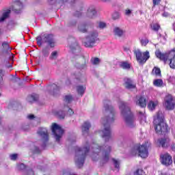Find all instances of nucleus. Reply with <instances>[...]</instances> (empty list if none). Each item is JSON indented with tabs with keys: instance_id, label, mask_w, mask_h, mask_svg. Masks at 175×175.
Masks as SVG:
<instances>
[{
	"instance_id": "obj_42",
	"label": "nucleus",
	"mask_w": 175,
	"mask_h": 175,
	"mask_svg": "<svg viewBox=\"0 0 175 175\" xmlns=\"http://www.w3.org/2000/svg\"><path fill=\"white\" fill-rule=\"evenodd\" d=\"M131 14H132V10H131L129 9L125 10L126 16H131Z\"/></svg>"
},
{
	"instance_id": "obj_10",
	"label": "nucleus",
	"mask_w": 175,
	"mask_h": 175,
	"mask_svg": "<svg viewBox=\"0 0 175 175\" xmlns=\"http://www.w3.org/2000/svg\"><path fill=\"white\" fill-rule=\"evenodd\" d=\"M51 131L56 142H59L61 137H62V135H64V129H62V127L57 123H53Z\"/></svg>"
},
{
	"instance_id": "obj_2",
	"label": "nucleus",
	"mask_w": 175,
	"mask_h": 175,
	"mask_svg": "<svg viewBox=\"0 0 175 175\" xmlns=\"http://www.w3.org/2000/svg\"><path fill=\"white\" fill-rule=\"evenodd\" d=\"M119 109L122 116L125 120L127 126H129V128H133L136 126L135 118L133 117V114L131 111V109L128 106V104L124 101H120L119 103Z\"/></svg>"
},
{
	"instance_id": "obj_14",
	"label": "nucleus",
	"mask_w": 175,
	"mask_h": 175,
	"mask_svg": "<svg viewBox=\"0 0 175 175\" xmlns=\"http://www.w3.org/2000/svg\"><path fill=\"white\" fill-rule=\"evenodd\" d=\"M10 12V9L3 10L1 14H0V23H3V21H5L7 18H9Z\"/></svg>"
},
{
	"instance_id": "obj_44",
	"label": "nucleus",
	"mask_w": 175,
	"mask_h": 175,
	"mask_svg": "<svg viewBox=\"0 0 175 175\" xmlns=\"http://www.w3.org/2000/svg\"><path fill=\"white\" fill-rule=\"evenodd\" d=\"M37 43L38 46H42V38L40 37L37 38Z\"/></svg>"
},
{
	"instance_id": "obj_41",
	"label": "nucleus",
	"mask_w": 175,
	"mask_h": 175,
	"mask_svg": "<svg viewBox=\"0 0 175 175\" xmlns=\"http://www.w3.org/2000/svg\"><path fill=\"white\" fill-rule=\"evenodd\" d=\"M167 81H169V83H174L175 81V77H172L170 76L167 79Z\"/></svg>"
},
{
	"instance_id": "obj_36",
	"label": "nucleus",
	"mask_w": 175,
	"mask_h": 175,
	"mask_svg": "<svg viewBox=\"0 0 175 175\" xmlns=\"http://www.w3.org/2000/svg\"><path fill=\"white\" fill-rule=\"evenodd\" d=\"M98 28H100V29H103V28H106V23L99 22L98 23Z\"/></svg>"
},
{
	"instance_id": "obj_25",
	"label": "nucleus",
	"mask_w": 175,
	"mask_h": 175,
	"mask_svg": "<svg viewBox=\"0 0 175 175\" xmlns=\"http://www.w3.org/2000/svg\"><path fill=\"white\" fill-rule=\"evenodd\" d=\"M91 127V124L88 122H85L82 126V132L84 133L85 132H88L90 128Z\"/></svg>"
},
{
	"instance_id": "obj_46",
	"label": "nucleus",
	"mask_w": 175,
	"mask_h": 175,
	"mask_svg": "<svg viewBox=\"0 0 175 175\" xmlns=\"http://www.w3.org/2000/svg\"><path fill=\"white\" fill-rule=\"evenodd\" d=\"M68 114H69V116H73V114H75V112L72 109H68Z\"/></svg>"
},
{
	"instance_id": "obj_15",
	"label": "nucleus",
	"mask_w": 175,
	"mask_h": 175,
	"mask_svg": "<svg viewBox=\"0 0 175 175\" xmlns=\"http://www.w3.org/2000/svg\"><path fill=\"white\" fill-rule=\"evenodd\" d=\"M38 135L43 137L44 140H49V133L47 132V129L40 128L38 131Z\"/></svg>"
},
{
	"instance_id": "obj_21",
	"label": "nucleus",
	"mask_w": 175,
	"mask_h": 175,
	"mask_svg": "<svg viewBox=\"0 0 175 175\" xmlns=\"http://www.w3.org/2000/svg\"><path fill=\"white\" fill-rule=\"evenodd\" d=\"M159 102L157 100H150L149 101L148 104V107L149 109V110H155V108L157 107V106H158L159 105Z\"/></svg>"
},
{
	"instance_id": "obj_26",
	"label": "nucleus",
	"mask_w": 175,
	"mask_h": 175,
	"mask_svg": "<svg viewBox=\"0 0 175 175\" xmlns=\"http://www.w3.org/2000/svg\"><path fill=\"white\" fill-rule=\"evenodd\" d=\"M153 85L154 87H163V81L162 79H154L153 81Z\"/></svg>"
},
{
	"instance_id": "obj_3",
	"label": "nucleus",
	"mask_w": 175,
	"mask_h": 175,
	"mask_svg": "<svg viewBox=\"0 0 175 175\" xmlns=\"http://www.w3.org/2000/svg\"><path fill=\"white\" fill-rule=\"evenodd\" d=\"M154 124L155 131L159 133V135H165L167 133L169 129H167V124L163 120V113L159 111L157 114L154 118Z\"/></svg>"
},
{
	"instance_id": "obj_35",
	"label": "nucleus",
	"mask_w": 175,
	"mask_h": 175,
	"mask_svg": "<svg viewBox=\"0 0 175 175\" xmlns=\"http://www.w3.org/2000/svg\"><path fill=\"white\" fill-rule=\"evenodd\" d=\"M99 62H100L99 58H98V57L92 59V64H93V65H98V64H99Z\"/></svg>"
},
{
	"instance_id": "obj_20",
	"label": "nucleus",
	"mask_w": 175,
	"mask_h": 175,
	"mask_svg": "<svg viewBox=\"0 0 175 175\" xmlns=\"http://www.w3.org/2000/svg\"><path fill=\"white\" fill-rule=\"evenodd\" d=\"M13 3H15V13H20V10H21V9H23V3L20 1H16V0H13Z\"/></svg>"
},
{
	"instance_id": "obj_54",
	"label": "nucleus",
	"mask_w": 175,
	"mask_h": 175,
	"mask_svg": "<svg viewBox=\"0 0 175 175\" xmlns=\"http://www.w3.org/2000/svg\"><path fill=\"white\" fill-rule=\"evenodd\" d=\"M0 96H1V94H0Z\"/></svg>"
},
{
	"instance_id": "obj_38",
	"label": "nucleus",
	"mask_w": 175,
	"mask_h": 175,
	"mask_svg": "<svg viewBox=\"0 0 175 175\" xmlns=\"http://www.w3.org/2000/svg\"><path fill=\"white\" fill-rule=\"evenodd\" d=\"M135 175H146V173L143 170H137L135 173Z\"/></svg>"
},
{
	"instance_id": "obj_6",
	"label": "nucleus",
	"mask_w": 175,
	"mask_h": 175,
	"mask_svg": "<svg viewBox=\"0 0 175 175\" xmlns=\"http://www.w3.org/2000/svg\"><path fill=\"white\" fill-rule=\"evenodd\" d=\"M92 151V158H94V157H96V155H98V154H100L101 152L103 154V160L104 162H107V161H109V155H110V151H111V148L109 146L100 147L98 145H94Z\"/></svg>"
},
{
	"instance_id": "obj_33",
	"label": "nucleus",
	"mask_w": 175,
	"mask_h": 175,
	"mask_svg": "<svg viewBox=\"0 0 175 175\" xmlns=\"http://www.w3.org/2000/svg\"><path fill=\"white\" fill-rule=\"evenodd\" d=\"M57 57H58V52L53 51L51 54L50 59H57Z\"/></svg>"
},
{
	"instance_id": "obj_29",
	"label": "nucleus",
	"mask_w": 175,
	"mask_h": 175,
	"mask_svg": "<svg viewBox=\"0 0 175 175\" xmlns=\"http://www.w3.org/2000/svg\"><path fill=\"white\" fill-rule=\"evenodd\" d=\"M120 65L122 69H131V64H129L128 62H122Z\"/></svg>"
},
{
	"instance_id": "obj_34",
	"label": "nucleus",
	"mask_w": 175,
	"mask_h": 175,
	"mask_svg": "<svg viewBox=\"0 0 175 175\" xmlns=\"http://www.w3.org/2000/svg\"><path fill=\"white\" fill-rule=\"evenodd\" d=\"M56 116L59 117V118H65V113L63 111H59L56 113Z\"/></svg>"
},
{
	"instance_id": "obj_52",
	"label": "nucleus",
	"mask_w": 175,
	"mask_h": 175,
	"mask_svg": "<svg viewBox=\"0 0 175 175\" xmlns=\"http://www.w3.org/2000/svg\"><path fill=\"white\" fill-rule=\"evenodd\" d=\"M76 49L77 50H79L80 47L78 45H77Z\"/></svg>"
},
{
	"instance_id": "obj_23",
	"label": "nucleus",
	"mask_w": 175,
	"mask_h": 175,
	"mask_svg": "<svg viewBox=\"0 0 175 175\" xmlns=\"http://www.w3.org/2000/svg\"><path fill=\"white\" fill-rule=\"evenodd\" d=\"M152 75L156 76V77H162V74L161 73V68L158 67H154L152 70Z\"/></svg>"
},
{
	"instance_id": "obj_48",
	"label": "nucleus",
	"mask_w": 175,
	"mask_h": 175,
	"mask_svg": "<svg viewBox=\"0 0 175 175\" xmlns=\"http://www.w3.org/2000/svg\"><path fill=\"white\" fill-rule=\"evenodd\" d=\"M161 0H153V5H159Z\"/></svg>"
},
{
	"instance_id": "obj_9",
	"label": "nucleus",
	"mask_w": 175,
	"mask_h": 175,
	"mask_svg": "<svg viewBox=\"0 0 175 175\" xmlns=\"http://www.w3.org/2000/svg\"><path fill=\"white\" fill-rule=\"evenodd\" d=\"M96 40H98V31H92L90 35L83 41V45L85 47H93Z\"/></svg>"
},
{
	"instance_id": "obj_49",
	"label": "nucleus",
	"mask_w": 175,
	"mask_h": 175,
	"mask_svg": "<svg viewBox=\"0 0 175 175\" xmlns=\"http://www.w3.org/2000/svg\"><path fill=\"white\" fill-rule=\"evenodd\" d=\"M163 17H169V13H167V12H164V13L163 14Z\"/></svg>"
},
{
	"instance_id": "obj_5",
	"label": "nucleus",
	"mask_w": 175,
	"mask_h": 175,
	"mask_svg": "<svg viewBox=\"0 0 175 175\" xmlns=\"http://www.w3.org/2000/svg\"><path fill=\"white\" fill-rule=\"evenodd\" d=\"M155 54L157 58L164 61V62L169 59L170 68L175 69V49L171 50L168 53H162L161 51H157Z\"/></svg>"
},
{
	"instance_id": "obj_45",
	"label": "nucleus",
	"mask_w": 175,
	"mask_h": 175,
	"mask_svg": "<svg viewBox=\"0 0 175 175\" xmlns=\"http://www.w3.org/2000/svg\"><path fill=\"white\" fill-rule=\"evenodd\" d=\"M18 169L23 170V169H25V165L21 163V165H18Z\"/></svg>"
},
{
	"instance_id": "obj_22",
	"label": "nucleus",
	"mask_w": 175,
	"mask_h": 175,
	"mask_svg": "<svg viewBox=\"0 0 175 175\" xmlns=\"http://www.w3.org/2000/svg\"><path fill=\"white\" fill-rule=\"evenodd\" d=\"M113 33L116 36L121 37L124 33H125V31L119 27H116L113 28Z\"/></svg>"
},
{
	"instance_id": "obj_19",
	"label": "nucleus",
	"mask_w": 175,
	"mask_h": 175,
	"mask_svg": "<svg viewBox=\"0 0 175 175\" xmlns=\"http://www.w3.org/2000/svg\"><path fill=\"white\" fill-rule=\"evenodd\" d=\"M136 105L140 106V107H146L147 106V100L144 97H139L138 100L136 101Z\"/></svg>"
},
{
	"instance_id": "obj_16",
	"label": "nucleus",
	"mask_w": 175,
	"mask_h": 175,
	"mask_svg": "<svg viewBox=\"0 0 175 175\" xmlns=\"http://www.w3.org/2000/svg\"><path fill=\"white\" fill-rule=\"evenodd\" d=\"M124 86L128 90H133V88H136V84H135L133 81L130 79H125Z\"/></svg>"
},
{
	"instance_id": "obj_12",
	"label": "nucleus",
	"mask_w": 175,
	"mask_h": 175,
	"mask_svg": "<svg viewBox=\"0 0 175 175\" xmlns=\"http://www.w3.org/2000/svg\"><path fill=\"white\" fill-rule=\"evenodd\" d=\"M160 161L164 166H170L173 163V159L169 153L161 154L160 155Z\"/></svg>"
},
{
	"instance_id": "obj_1",
	"label": "nucleus",
	"mask_w": 175,
	"mask_h": 175,
	"mask_svg": "<svg viewBox=\"0 0 175 175\" xmlns=\"http://www.w3.org/2000/svg\"><path fill=\"white\" fill-rule=\"evenodd\" d=\"M105 109L107 114H109V116L105 119L103 118L101 120L104 129L103 131H100L99 133L102 137H107L109 139L111 135L110 126L109 124L114 121V112L113 111V107L109 104L105 106Z\"/></svg>"
},
{
	"instance_id": "obj_8",
	"label": "nucleus",
	"mask_w": 175,
	"mask_h": 175,
	"mask_svg": "<svg viewBox=\"0 0 175 175\" xmlns=\"http://www.w3.org/2000/svg\"><path fill=\"white\" fill-rule=\"evenodd\" d=\"M134 54L136 57L137 62L140 65L146 64L150 59V52L148 51L142 52L139 49H137L134 51Z\"/></svg>"
},
{
	"instance_id": "obj_30",
	"label": "nucleus",
	"mask_w": 175,
	"mask_h": 175,
	"mask_svg": "<svg viewBox=\"0 0 175 175\" xmlns=\"http://www.w3.org/2000/svg\"><path fill=\"white\" fill-rule=\"evenodd\" d=\"M38 100V96L36 95H31L27 97L28 102H35V100Z\"/></svg>"
},
{
	"instance_id": "obj_31",
	"label": "nucleus",
	"mask_w": 175,
	"mask_h": 175,
	"mask_svg": "<svg viewBox=\"0 0 175 175\" xmlns=\"http://www.w3.org/2000/svg\"><path fill=\"white\" fill-rule=\"evenodd\" d=\"M64 100L67 103H70V102L73 100V96H72V95H66L65 96Z\"/></svg>"
},
{
	"instance_id": "obj_28",
	"label": "nucleus",
	"mask_w": 175,
	"mask_h": 175,
	"mask_svg": "<svg viewBox=\"0 0 175 175\" xmlns=\"http://www.w3.org/2000/svg\"><path fill=\"white\" fill-rule=\"evenodd\" d=\"M78 31H79V32H82L83 33L87 32V25H85V24L79 25Z\"/></svg>"
},
{
	"instance_id": "obj_43",
	"label": "nucleus",
	"mask_w": 175,
	"mask_h": 175,
	"mask_svg": "<svg viewBox=\"0 0 175 175\" xmlns=\"http://www.w3.org/2000/svg\"><path fill=\"white\" fill-rule=\"evenodd\" d=\"M112 17L114 20H117V18L120 17V14H118V12H116L112 15Z\"/></svg>"
},
{
	"instance_id": "obj_7",
	"label": "nucleus",
	"mask_w": 175,
	"mask_h": 175,
	"mask_svg": "<svg viewBox=\"0 0 175 175\" xmlns=\"http://www.w3.org/2000/svg\"><path fill=\"white\" fill-rule=\"evenodd\" d=\"M88 151H90L88 147L83 148V149L78 148L76 150L75 163L78 167H82L84 165V159H85V156Z\"/></svg>"
},
{
	"instance_id": "obj_32",
	"label": "nucleus",
	"mask_w": 175,
	"mask_h": 175,
	"mask_svg": "<svg viewBox=\"0 0 175 175\" xmlns=\"http://www.w3.org/2000/svg\"><path fill=\"white\" fill-rule=\"evenodd\" d=\"M148 42H150L147 38H141L140 43L142 46H147L148 44Z\"/></svg>"
},
{
	"instance_id": "obj_39",
	"label": "nucleus",
	"mask_w": 175,
	"mask_h": 175,
	"mask_svg": "<svg viewBox=\"0 0 175 175\" xmlns=\"http://www.w3.org/2000/svg\"><path fill=\"white\" fill-rule=\"evenodd\" d=\"M152 28L154 31H158L159 28H161V26L158 25V23L153 24L152 26Z\"/></svg>"
},
{
	"instance_id": "obj_11",
	"label": "nucleus",
	"mask_w": 175,
	"mask_h": 175,
	"mask_svg": "<svg viewBox=\"0 0 175 175\" xmlns=\"http://www.w3.org/2000/svg\"><path fill=\"white\" fill-rule=\"evenodd\" d=\"M163 106L166 110H174L175 107V99L173 96L167 94L165 96L163 102Z\"/></svg>"
},
{
	"instance_id": "obj_37",
	"label": "nucleus",
	"mask_w": 175,
	"mask_h": 175,
	"mask_svg": "<svg viewBox=\"0 0 175 175\" xmlns=\"http://www.w3.org/2000/svg\"><path fill=\"white\" fill-rule=\"evenodd\" d=\"M18 157V154H12L10 155V158L11 161H16Z\"/></svg>"
},
{
	"instance_id": "obj_40",
	"label": "nucleus",
	"mask_w": 175,
	"mask_h": 175,
	"mask_svg": "<svg viewBox=\"0 0 175 175\" xmlns=\"http://www.w3.org/2000/svg\"><path fill=\"white\" fill-rule=\"evenodd\" d=\"M113 162L114 163L115 167H116V169H118V167H120V161L113 159Z\"/></svg>"
},
{
	"instance_id": "obj_53",
	"label": "nucleus",
	"mask_w": 175,
	"mask_h": 175,
	"mask_svg": "<svg viewBox=\"0 0 175 175\" xmlns=\"http://www.w3.org/2000/svg\"><path fill=\"white\" fill-rule=\"evenodd\" d=\"M3 0H0V3L3 1Z\"/></svg>"
},
{
	"instance_id": "obj_27",
	"label": "nucleus",
	"mask_w": 175,
	"mask_h": 175,
	"mask_svg": "<svg viewBox=\"0 0 175 175\" xmlns=\"http://www.w3.org/2000/svg\"><path fill=\"white\" fill-rule=\"evenodd\" d=\"M145 111H139V117H141V124H146V114H145Z\"/></svg>"
},
{
	"instance_id": "obj_17",
	"label": "nucleus",
	"mask_w": 175,
	"mask_h": 175,
	"mask_svg": "<svg viewBox=\"0 0 175 175\" xmlns=\"http://www.w3.org/2000/svg\"><path fill=\"white\" fill-rule=\"evenodd\" d=\"M159 143L163 148H166V147H169L170 146V139L169 137H165L159 140Z\"/></svg>"
},
{
	"instance_id": "obj_24",
	"label": "nucleus",
	"mask_w": 175,
	"mask_h": 175,
	"mask_svg": "<svg viewBox=\"0 0 175 175\" xmlns=\"http://www.w3.org/2000/svg\"><path fill=\"white\" fill-rule=\"evenodd\" d=\"M77 92L78 95L83 96V95H84V93L85 92V87L83 85L77 86Z\"/></svg>"
},
{
	"instance_id": "obj_51",
	"label": "nucleus",
	"mask_w": 175,
	"mask_h": 175,
	"mask_svg": "<svg viewBox=\"0 0 175 175\" xmlns=\"http://www.w3.org/2000/svg\"><path fill=\"white\" fill-rule=\"evenodd\" d=\"M102 2H109L110 0H101Z\"/></svg>"
},
{
	"instance_id": "obj_50",
	"label": "nucleus",
	"mask_w": 175,
	"mask_h": 175,
	"mask_svg": "<svg viewBox=\"0 0 175 175\" xmlns=\"http://www.w3.org/2000/svg\"><path fill=\"white\" fill-rule=\"evenodd\" d=\"M3 46H7V47H9V45L7 44V43H3Z\"/></svg>"
},
{
	"instance_id": "obj_13",
	"label": "nucleus",
	"mask_w": 175,
	"mask_h": 175,
	"mask_svg": "<svg viewBox=\"0 0 175 175\" xmlns=\"http://www.w3.org/2000/svg\"><path fill=\"white\" fill-rule=\"evenodd\" d=\"M43 40L44 42H46V43H48V44L51 47H54V46H55V41H54V38L51 34L46 35Z\"/></svg>"
},
{
	"instance_id": "obj_47",
	"label": "nucleus",
	"mask_w": 175,
	"mask_h": 175,
	"mask_svg": "<svg viewBox=\"0 0 175 175\" xmlns=\"http://www.w3.org/2000/svg\"><path fill=\"white\" fill-rule=\"evenodd\" d=\"M27 118H28V120H35V116L31 115V114L28 115Z\"/></svg>"
},
{
	"instance_id": "obj_18",
	"label": "nucleus",
	"mask_w": 175,
	"mask_h": 175,
	"mask_svg": "<svg viewBox=\"0 0 175 175\" xmlns=\"http://www.w3.org/2000/svg\"><path fill=\"white\" fill-rule=\"evenodd\" d=\"M98 16V14L96 13V10H95L94 7H90L88 10V17H90V18H94Z\"/></svg>"
},
{
	"instance_id": "obj_4",
	"label": "nucleus",
	"mask_w": 175,
	"mask_h": 175,
	"mask_svg": "<svg viewBox=\"0 0 175 175\" xmlns=\"http://www.w3.org/2000/svg\"><path fill=\"white\" fill-rule=\"evenodd\" d=\"M150 146V144L148 141L142 145L136 144L130 150V154L133 157L138 155L141 158H147L148 157V148Z\"/></svg>"
}]
</instances>
